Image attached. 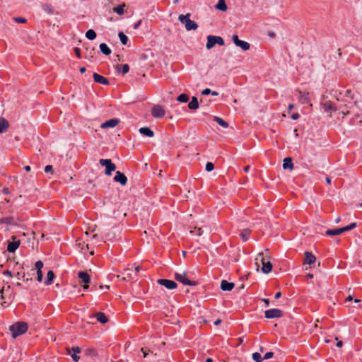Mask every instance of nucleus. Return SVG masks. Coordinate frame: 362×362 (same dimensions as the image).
Wrapping results in <instances>:
<instances>
[{"mask_svg":"<svg viewBox=\"0 0 362 362\" xmlns=\"http://www.w3.org/2000/svg\"><path fill=\"white\" fill-rule=\"evenodd\" d=\"M269 259V257L265 255L264 252H259L255 259L257 267L259 266V263L262 265V272L264 274H268L272 270V264Z\"/></svg>","mask_w":362,"mask_h":362,"instance_id":"f257e3e1","label":"nucleus"},{"mask_svg":"<svg viewBox=\"0 0 362 362\" xmlns=\"http://www.w3.org/2000/svg\"><path fill=\"white\" fill-rule=\"evenodd\" d=\"M28 325L24 322H17L11 325L9 330L11 332L12 337L16 338L17 337L25 333L28 330Z\"/></svg>","mask_w":362,"mask_h":362,"instance_id":"f03ea898","label":"nucleus"},{"mask_svg":"<svg viewBox=\"0 0 362 362\" xmlns=\"http://www.w3.org/2000/svg\"><path fill=\"white\" fill-rule=\"evenodd\" d=\"M190 13L186 15H180L178 17L179 21L182 23H185V27L187 30H194L198 28V25L194 21L190 20Z\"/></svg>","mask_w":362,"mask_h":362,"instance_id":"7ed1b4c3","label":"nucleus"},{"mask_svg":"<svg viewBox=\"0 0 362 362\" xmlns=\"http://www.w3.org/2000/svg\"><path fill=\"white\" fill-rule=\"evenodd\" d=\"M174 277L176 281L182 283L184 285L187 286H197L198 283L195 281H191L187 278V274L185 272L177 273L176 272L174 275Z\"/></svg>","mask_w":362,"mask_h":362,"instance_id":"20e7f679","label":"nucleus"},{"mask_svg":"<svg viewBox=\"0 0 362 362\" xmlns=\"http://www.w3.org/2000/svg\"><path fill=\"white\" fill-rule=\"evenodd\" d=\"M99 163L105 166V175H110L116 169V165L112 162L111 159H100Z\"/></svg>","mask_w":362,"mask_h":362,"instance_id":"39448f33","label":"nucleus"},{"mask_svg":"<svg viewBox=\"0 0 362 362\" xmlns=\"http://www.w3.org/2000/svg\"><path fill=\"white\" fill-rule=\"evenodd\" d=\"M265 317L268 319L279 318L283 316V312L278 308L267 310L264 312Z\"/></svg>","mask_w":362,"mask_h":362,"instance_id":"423d86ee","label":"nucleus"},{"mask_svg":"<svg viewBox=\"0 0 362 362\" xmlns=\"http://www.w3.org/2000/svg\"><path fill=\"white\" fill-rule=\"evenodd\" d=\"M11 242L8 243L7 251L8 252L13 253L21 245V240L17 239L16 236L13 235L11 237Z\"/></svg>","mask_w":362,"mask_h":362,"instance_id":"0eeeda50","label":"nucleus"},{"mask_svg":"<svg viewBox=\"0 0 362 362\" xmlns=\"http://www.w3.org/2000/svg\"><path fill=\"white\" fill-rule=\"evenodd\" d=\"M232 40H233V43L237 47H240L243 50L247 51L250 49V44L247 42L240 40L238 38V35H233Z\"/></svg>","mask_w":362,"mask_h":362,"instance_id":"6e6552de","label":"nucleus"},{"mask_svg":"<svg viewBox=\"0 0 362 362\" xmlns=\"http://www.w3.org/2000/svg\"><path fill=\"white\" fill-rule=\"evenodd\" d=\"M165 111L161 105H156L152 107L151 115L156 118H162L165 116Z\"/></svg>","mask_w":362,"mask_h":362,"instance_id":"1a4fd4ad","label":"nucleus"},{"mask_svg":"<svg viewBox=\"0 0 362 362\" xmlns=\"http://www.w3.org/2000/svg\"><path fill=\"white\" fill-rule=\"evenodd\" d=\"M158 284L165 286V288L170 290L175 288L177 286V283L175 282L174 281L164 279H158Z\"/></svg>","mask_w":362,"mask_h":362,"instance_id":"9d476101","label":"nucleus"},{"mask_svg":"<svg viewBox=\"0 0 362 362\" xmlns=\"http://www.w3.org/2000/svg\"><path fill=\"white\" fill-rule=\"evenodd\" d=\"M114 181L120 183L122 186H124L127 182V178L123 173L117 171L114 177Z\"/></svg>","mask_w":362,"mask_h":362,"instance_id":"9b49d317","label":"nucleus"},{"mask_svg":"<svg viewBox=\"0 0 362 362\" xmlns=\"http://www.w3.org/2000/svg\"><path fill=\"white\" fill-rule=\"evenodd\" d=\"M78 276L80 279L81 281L87 284L90 281V276L86 272H79L78 274ZM88 288V285H84L83 288L86 289Z\"/></svg>","mask_w":362,"mask_h":362,"instance_id":"f8f14e48","label":"nucleus"},{"mask_svg":"<svg viewBox=\"0 0 362 362\" xmlns=\"http://www.w3.org/2000/svg\"><path fill=\"white\" fill-rule=\"evenodd\" d=\"M119 122V119L117 118L110 119L101 124V128H112L116 127Z\"/></svg>","mask_w":362,"mask_h":362,"instance_id":"ddd939ff","label":"nucleus"},{"mask_svg":"<svg viewBox=\"0 0 362 362\" xmlns=\"http://www.w3.org/2000/svg\"><path fill=\"white\" fill-rule=\"evenodd\" d=\"M93 80L95 82L103 84V85H109L110 82L107 78L105 77L97 74L94 73L93 75Z\"/></svg>","mask_w":362,"mask_h":362,"instance_id":"4468645a","label":"nucleus"},{"mask_svg":"<svg viewBox=\"0 0 362 362\" xmlns=\"http://www.w3.org/2000/svg\"><path fill=\"white\" fill-rule=\"evenodd\" d=\"M0 224L18 226V223L13 216H6L0 218Z\"/></svg>","mask_w":362,"mask_h":362,"instance_id":"2eb2a0df","label":"nucleus"},{"mask_svg":"<svg viewBox=\"0 0 362 362\" xmlns=\"http://www.w3.org/2000/svg\"><path fill=\"white\" fill-rule=\"evenodd\" d=\"M235 284L232 282H228L226 280H223L221 282V288L222 291H230L234 288Z\"/></svg>","mask_w":362,"mask_h":362,"instance_id":"dca6fc26","label":"nucleus"},{"mask_svg":"<svg viewBox=\"0 0 362 362\" xmlns=\"http://www.w3.org/2000/svg\"><path fill=\"white\" fill-rule=\"evenodd\" d=\"M316 260L315 257L310 252H305V259L304 263L312 264H313Z\"/></svg>","mask_w":362,"mask_h":362,"instance_id":"f3484780","label":"nucleus"},{"mask_svg":"<svg viewBox=\"0 0 362 362\" xmlns=\"http://www.w3.org/2000/svg\"><path fill=\"white\" fill-rule=\"evenodd\" d=\"M283 168L284 169H290V170H293V160H292V158H290V157H287V158H285L283 160Z\"/></svg>","mask_w":362,"mask_h":362,"instance_id":"a211bd4d","label":"nucleus"},{"mask_svg":"<svg viewBox=\"0 0 362 362\" xmlns=\"http://www.w3.org/2000/svg\"><path fill=\"white\" fill-rule=\"evenodd\" d=\"M8 122L4 117H0V133H4L8 130Z\"/></svg>","mask_w":362,"mask_h":362,"instance_id":"6ab92c4d","label":"nucleus"},{"mask_svg":"<svg viewBox=\"0 0 362 362\" xmlns=\"http://www.w3.org/2000/svg\"><path fill=\"white\" fill-rule=\"evenodd\" d=\"M95 317L97 319L98 322H100L102 324H105L108 321L107 316L105 315L104 313L102 312L96 313L95 314Z\"/></svg>","mask_w":362,"mask_h":362,"instance_id":"aec40b11","label":"nucleus"},{"mask_svg":"<svg viewBox=\"0 0 362 362\" xmlns=\"http://www.w3.org/2000/svg\"><path fill=\"white\" fill-rule=\"evenodd\" d=\"M139 131L141 134L146 136L148 137H153L154 136V132L149 127H141L139 129Z\"/></svg>","mask_w":362,"mask_h":362,"instance_id":"412c9836","label":"nucleus"},{"mask_svg":"<svg viewBox=\"0 0 362 362\" xmlns=\"http://www.w3.org/2000/svg\"><path fill=\"white\" fill-rule=\"evenodd\" d=\"M216 45L215 35H209L207 37V42L206 47L207 49H211Z\"/></svg>","mask_w":362,"mask_h":362,"instance_id":"4be33fe9","label":"nucleus"},{"mask_svg":"<svg viewBox=\"0 0 362 362\" xmlns=\"http://www.w3.org/2000/svg\"><path fill=\"white\" fill-rule=\"evenodd\" d=\"M298 100L302 104H306L309 101L308 93H303L302 91L298 92Z\"/></svg>","mask_w":362,"mask_h":362,"instance_id":"5701e85b","label":"nucleus"},{"mask_svg":"<svg viewBox=\"0 0 362 362\" xmlns=\"http://www.w3.org/2000/svg\"><path fill=\"white\" fill-rule=\"evenodd\" d=\"M215 8L217 10L221 11H226L228 6L226 4L225 0H218V3L215 6Z\"/></svg>","mask_w":362,"mask_h":362,"instance_id":"b1692460","label":"nucleus"},{"mask_svg":"<svg viewBox=\"0 0 362 362\" xmlns=\"http://www.w3.org/2000/svg\"><path fill=\"white\" fill-rule=\"evenodd\" d=\"M343 233L341 228L335 229H328L326 231V235L329 236L338 235Z\"/></svg>","mask_w":362,"mask_h":362,"instance_id":"393cba45","label":"nucleus"},{"mask_svg":"<svg viewBox=\"0 0 362 362\" xmlns=\"http://www.w3.org/2000/svg\"><path fill=\"white\" fill-rule=\"evenodd\" d=\"M188 107L190 110H197L199 108V103L196 97H192L191 101L188 104Z\"/></svg>","mask_w":362,"mask_h":362,"instance_id":"a878e982","label":"nucleus"},{"mask_svg":"<svg viewBox=\"0 0 362 362\" xmlns=\"http://www.w3.org/2000/svg\"><path fill=\"white\" fill-rule=\"evenodd\" d=\"M100 52L106 56L110 55L112 52L110 47L105 43H101L100 45Z\"/></svg>","mask_w":362,"mask_h":362,"instance_id":"bb28decb","label":"nucleus"},{"mask_svg":"<svg viewBox=\"0 0 362 362\" xmlns=\"http://www.w3.org/2000/svg\"><path fill=\"white\" fill-rule=\"evenodd\" d=\"M54 276H54V272L52 270H49L47 272V279L45 281V285H51L53 283V280H54Z\"/></svg>","mask_w":362,"mask_h":362,"instance_id":"cd10ccee","label":"nucleus"},{"mask_svg":"<svg viewBox=\"0 0 362 362\" xmlns=\"http://www.w3.org/2000/svg\"><path fill=\"white\" fill-rule=\"evenodd\" d=\"M250 234V230L249 229H244L240 232V235L242 240L244 242H245L249 239Z\"/></svg>","mask_w":362,"mask_h":362,"instance_id":"c85d7f7f","label":"nucleus"},{"mask_svg":"<svg viewBox=\"0 0 362 362\" xmlns=\"http://www.w3.org/2000/svg\"><path fill=\"white\" fill-rule=\"evenodd\" d=\"M214 120L224 128H227L228 127V123L219 117H214Z\"/></svg>","mask_w":362,"mask_h":362,"instance_id":"c756f323","label":"nucleus"},{"mask_svg":"<svg viewBox=\"0 0 362 362\" xmlns=\"http://www.w3.org/2000/svg\"><path fill=\"white\" fill-rule=\"evenodd\" d=\"M86 37L90 40H94L96 37V33L92 30H88L86 33Z\"/></svg>","mask_w":362,"mask_h":362,"instance_id":"7c9ffc66","label":"nucleus"},{"mask_svg":"<svg viewBox=\"0 0 362 362\" xmlns=\"http://www.w3.org/2000/svg\"><path fill=\"white\" fill-rule=\"evenodd\" d=\"M42 9L45 12H46L47 14H52L54 13L53 8L52 6L49 4H45L42 5Z\"/></svg>","mask_w":362,"mask_h":362,"instance_id":"2f4dec72","label":"nucleus"},{"mask_svg":"<svg viewBox=\"0 0 362 362\" xmlns=\"http://www.w3.org/2000/svg\"><path fill=\"white\" fill-rule=\"evenodd\" d=\"M121 43L124 45H127L128 42V37L124 35L122 32H119L118 34Z\"/></svg>","mask_w":362,"mask_h":362,"instance_id":"473e14b6","label":"nucleus"},{"mask_svg":"<svg viewBox=\"0 0 362 362\" xmlns=\"http://www.w3.org/2000/svg\"><path fill=\"white\" fill-rule=\"evenodd\" d=\"M177 100L180 103H187L189 100V96L185 93H182L178 95Z\"/></svg>","mask_w":362,"mask_h":362,"instance_id":"72a5a7b5","label":"nucleus"},{"mask_svg":"<svg viewBox=\"0 0 362 362\" xmlns=\"http://www.w3.org/2000/svg\"><path fill=\"white\" fill-rule=\"evenodd\" d=\"M324 108L326 111L334 110L336 109L334 104L332 102H326L324 105Z\"/></svg>","mask_w":362,"mask_h":362,"instance_id":"f704fd0d","label":"nucleus"},{"mask_svg":"<svg viewBox=\"0 0 362 362\" xmlns=\"http://www.w3.org/2000/svg\"><path fill=\"white\" fill-rule=\"evenodd\" d=\"M124 5H119L113 8L114 11L116 12L118 15H122L124 13Z\"/></svg>","mask_w":362,"mask_h":362,"instance_id":"c9c22d12","label":"nucleus"},{"mask_svg":"<svg viewBox=\"0 0 362 362\" xmlns=\"http://www.w3.org/2000/svg\"><path fill=\"white\" fill-rule=\"evenodd\" d=\"M356 227V223H351L349 226L341 228L343 233L352 230Z\"/></svg>","mask_w":362,"mask_h":362,"instance_id":"e433bc0d","label":"nucleus"},{"mask_svg":"<svg viewBox=\"0 0 362 362\" xmlns=\"http://www.w3.org/2000/svg\"><path fill=\"white\" fill-rule=\"evenodd\" d=\"M252 359L255 362H262V356H261L260 354H259L258 352H255V353L252 354Z\"/></svg>","mask_w":362,"mask_h":362,"instance_id":"4c0bfd02","label":"nucleus"},{"mask_svg":"<svg viewBox=\"0 0 362 362\" xmlns=\"http://www.w3.org/2000/svg\"><path fill=\"white\" fill-rule=\"evenodd\" d=\"M94 54H95V48L94 47H92L90 49V50H88V49L86 48V58H93Z\"/></svg>","mask_w":362,"mask_h":362,"instance_id":"58836bf2","label":"nucleus"},{"mask_svg":"<svg viewBox=\"0 0 362 362\" xmlns=\"http://www.w3.org/2000/svg\"><path fill=\"white\" fill-rule=\"evenodd\" d=\"M190 233H193V234H194L196 235L200 236V235H202L203 230H202V228H197V227H195L194 230H191Z\"/></svg>","mask_w":362,"mask_h":362,"instance_id":"ea45409f","label":"nucleus"},{"mask_svg":"<svg viewBox=\"0 0 362 362\" xmlns=\"http://www.w3.org/2000/svg\"><path fill=\"white\" fill-rule=\"evenodd\" d=\"M214 169V165L211 162H207L206 164V170L207 172H211Z\"/></svg>","mask_w":362,"mask_h":362,"instance_id":"a19ab883","label":"nucleus"},{"mask_svg":"<svg viewBox=\"0 0 362 362\" xmlns=\"http://www.w3.org/2000/svg\"><path fill=\"white\" fill-rule=\"evenodd\" d=\"M129 71V66L127 64L122 65L121 72L122 74H126Z\"/></svg>","mask_w":362,"mask_h":362,"instance_id":"79ce46f5","label":"nucleus"},{"mask_svg":"<svg viewBox=\"0 0 362 362\" xmlns=\"http://www.w3.org/2000/svg\"><path fill=\"white\" fill-rule=\"evenodd\" d=\"M215 40H216V44H218L221 46L224 45V40L221 37L215 36Z\"/></svg>","mask_w":362,"mask_h":362,"instance_id":"37998d69","label":"nucleus"},{"mask_svg":"<svg viewBox=\"0 0 362 362\" xmlns=\"http://www.w3.org/2000/svg\"><path fill=\"white\" fill-rule=\"evenodd\" d=\"M14 21L19 23H25L27 20L25 18L22 17H15L13 18Z\"/></svg>","mask_w":362,"mask_h":362,"instance_id":"c03bdc74","label":"nucleus"},{"mask_svg":"<svg viewBox=\"0 0 362 362\" xmlns=\"http://www.w3.org/2000/svg\"><path fill=\"white\" fill-rule=\"evenodd\" d=\"M35 266L37 270H41L43 267V263L42 261L39 260L35 262Z\"/></svg>","mask_w":362,"mask_h":362,"instance_id":"a18cd8bd","label":"nucleus"},{"mask_svg":"<svg viewBox=\"0 0 362 362\" xmlns=\"http://www.w3.org/2000/svg\"><path fill=\"white\" fill-rule=\"evenodd\" d=\"M42 270H37V280L39 282H41L42 281Z\"/></svg>","mask_w":362,"mask_h":362,"instance_id":"49530a36","label":"nucleus"},{"mask_svg":"<svg viewBox=\"0 0 362 362\" xmlns=\"http://www.w3.org/2000/svg\"><path fill=\"white\" fill-rule=\"evenodd\" d=\"M71 350L74 354H78L81 352V349L78 346H73Z\"/></svg>","mask_w":362,"mask_h":362,"instance_id":"de8ad7c7","label":"nucleus"},{"mask_svg":"<svg viewBox=\"0 0 362 362\" xmlns=\"http://www.w3.org/2000/svg\"><path fill=\"white\" fill-rule=\"evenodd\" d=\"M274 356V353L270 351V352H267L264 354L263 358L264 359H269L271 358H272Z\"/></svg>","mask_w":362,"mask_h":362,"instance_id":"09e8293b","label":"nucleus"},{"mask_svg":"<svg viewBox=\"0 0 362 362\" xmlns=\"http://www.w3.org/2000/svg\"><path fill=\"white\" fill-rule=\"evenodd\" d=\"M52 165H48L47 166H45V172L48 173H52Z\"/></svg>","mask_w":362,"mask_h":362,"instance_id":"8fccbe9b","label":"nucleus"},{"mask_svg":"<svg viewBox=\"0 0 362 362\" xmlns=\"http://www.w3.org/2000/svg\"><path fill=\"white\" fill-rule=\"evenodd\" d=\"M74 52L78 58H81V50L78 47L74 48Z\"/></svg>","mask_w":362,"mask_h":362,"instance_id":"3c124183","label":"nucleus"},{"mask_svg":"<svg viewBox=\"0 0 362 362\" xmlns=\"http://www.w3.org/2000/svg\"><path fill=\"white\" fill-rule=\"evenodd\" d=\"M71 356L72 358V359L75 361V362H78L80 359L79 356L77 355V354H71Z\"/></svg>","mask_w":362,"mask_h":362,"instance_id":"603ef678","label":"nucleus"},{"mask_svg":"<svg viewBox=\"0 0 362 362\" xmlns=\"http://www.w3.org/2000/svg\"><path fill=\"white\" fill-rule=\"evenodd\" d=\"M211 93H212V91L209 88H205L202 90V94L206 95L211 94Z\"/></svg>","mask_w":362,"mask_h":362,"instance_id":"864d4df0","label":"nucleus"},{"mask_svg":"<svg viewBox=\"0 0 362 362\" xmlns=\"http://www.w3.org/2000/svg\"><path fill=\"white\" fill-rule=\"evenodd\" d=\"M141 351L143 353L144 357H146V356L148 354V352L150 351V350H147L144 348H141Z\"/></svg>","mask_w":362,"mask_h":362,"instance_id":"5fc2aeb1","label":"nucleus"},{"mask_svg":"<svg viewBox=\"0 0 362 362\" xmlns=\"http://www.w3.org/2000/svg\"><path fill=\"white\" fill-rule=\"evenodd\" d=\"M3 274L5 275V276H10V277H12V272L9 270H5L4 272H3Z\"/></svg>","mask_w":362,"mask_h":362,"instance_id":"6e6d98bb","label":"nucleus"},{"mask_svg":"<svg viewBox=\"0 0 362 362\" xmlns=\"http://www.w3.org/2000/svg\"><path fill=\"white\" fill-rule=\"evenodd\" d=\"M141 23V20H139L136 23H134V25H133V28L134 29H138V28L140 26Z\"/></svg>","mask_w":362,"mask_h":362,"instance_id":"4d7b16f0","label":"nucleus"},{"mask_svg":"<svg viewBox=\"0 0 362 362\" xmlns=\"http://www.w3.org/2000/svg\"><path fill=\"white\" fill-rule=\"evenodd\" d=\"M25 274H24V273H23V274H21L20 272H18V273L16 274V276H17L18 279H19V280H21V279L25 278Z\"/></svg>","mask_w":362,"mask_h":362,"instance_id":"13d9d810","label":"nucleus"},{"mask_svg":"<svg viewBox=\"0 0 362 362\" xmlns=\"http://www.w3.org/2000/svg\"><path fill=\"white\" fill-rule=\"evenodd\" d=\"M2 192L4 194H8L10 193L9 189L7 187H4Z\"/></svg>","mask_w":362,"mask_h":362,"instance_id":"bf43d9fd","label":"nucleus"},{"mask_svg":"<svg viewBox=\"0 0 362 362\" xmlns=\"http://www.w3.org/2000/svg\"><path fill=\"white\" fill-rule=\"evenodd\" d=\"M291 118L293 119H297L299 118V115L298 113H295V114L292 115Z\"/></svg>","mask_w":362,"mask_h":362,"instance_id":"052dcab7","label":"nucleus"},{"mask_svg":"<svg viewBox=\"0 0 362 362\" xmlns=\"http://www.w3.org/2000/svg\"><path fill=\"white\" fill-rule=\"evenodd\" d=\"M262 301L265 303L266 306L269 305V300L267 298H263Z\"/></svg>","mask_w":362,"mask_h":362,"instance_id":"680f3d73","label":"nucleus"},{"mask_svg":"<svg viewBox=\"0 0 362 362\" xmlns=\"http://www.w3.org/2000/svg\"><path fill=\"white\" fill-rule=\"evenodd\" d=\"M281 296V292L279 291V292H277V293L275 294V296H274V297H275V298H276V299H278V298H279Z\"/></svg>","mask_w":362,"mask_h":362,"instance_id":"e2e57ef3","label":"nucleus"},{"mask_svg":"<svg viewBox=\"0 0 362 362\" xmlns=\"http://www.w3.org/2000/svg\"><path fill=\"white\" fill-rule=\"evenodd\" d=\"M221 319H217L215 322H214V325H218L221 323Z\"/></svg>","mask_w":362,"mask_h":362,"instance_id":"0e129e2a","label":"nucleus"},{"mask_svg":"<svg viewBox=\"0 0 362 362\" xmlns=\"http://www.w3.org/2000/svg\"><path fill=\"white\" fill-rule=\"evenodd\" d=\"M140 270H141V267L140 266L135 267L134 271H135L136 273L139 272Z\"/></svg>","mask_w":362,"mask_h":362,"instance_id":"69168bd1","label":"nucleus"},{"mask_svg":"<svg viewBox=\"0 0 362 362\" xmlns=\"http://www.w3.org/2000/svg\"><path fill=\"white\" fill-rule=\"evenodd\" d=\"M352 300H353V297L351 295L347 296L346 298V301H351Z\"/></svg>","mask_w":362,"mask_h":362,"instance_id":"338daca9","label":"nucleus"},{"mask_svg":"<svg viewBox=\"0 0 362 362\" xmlns=\"http://www.w3.org/2000/svg\"><path fill=\"white\" fill-rule=\"evenodd\" d=\"M250 167L249 165L245 166V167H244V168H243V169H244V171H245V173H247V172L249 171V170H250Z\"/></svg>","mask_w":362,"mask_h":362,"instance_id":"774afa93","label":"nucleus"}]
</instances>
